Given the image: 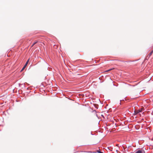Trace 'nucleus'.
Here are the masks:
<instances>
[{
  "instance_id": "obj_1",
  "label": "nucleus",
  "mask_w": 153,
  "mask_h": 153,
  "mask_svg": "<svg viewBox=\"0 0 153 153\" xmlns=\"http://www.w3.org/2000/svg\"><path fill=\"white\" fill-rule=\"evenodd\" d=\"M143 108H141L138 110H136L134 111V113L135 114H136L139 112H141L143 111Z\"/></svg>"
},
{
  "instance_id": "obj_2",
  "label": "nucleus",
  "mask_w": 153,
  "mask_h": 153,
  "mask_svg": "<svg viewBox=\"0 0 153 153\" xmlns=\"http://www.w3.org/2000/svg\"><path fill=\"white\" fill-rule=\"evenodd\" d=\"M29 60H30V59H28V60L27 61V62H26L25 65H24V66L22 68V70H21V71H22L23 70H24V69L25 68V67H26V66H27V64H28V63L29 62Z\"/></svg>"
},
{
  "instance_id": "obj_3",
  "label": "nucleus",
  "mask_w": 153,
  "mask_h": 153,
  "mask_svg": "<svg viewBox=\"0 0 153 153\" xmlns=\"http://www.w3.org/2000/svg\"><path fill=\"white\" fill-rule=\"evenodd\" d=\"M135 153H145L144 150H139L136 152Z\"/></svg>"
},
{
  "instance_id": "obj_4",
  "label": "nucleus",
  "mask_w": 153,
  "mask_h": 153,
  "mask_svg": "<svg viewBox=\"0 0 153 153\" xmlns=\"http://www.w3.org/2000/svg\"><path fill=\"white\" fill-rule=\"evenodd\" d=\"M153 53V50L150 53H149V58L152 55V53Z\"/></svg>"
},
{
  "instance_id": "obj_5",
  "label": "nucleus",
  "mask_w": 153,
  "mask_h": 153,
  "mask_svg": "<svg viewBox=\"0 0 153 153\" xmlns=\"http://www.w3.org/2000/svg\"><path fill=\"white\" fill-rule=\"evenodd\" d=\"M38 42L37 41H36L35 42H34L33 43H34V44H36V43H37Z\"/></svg>"
},
{
  "instance_id": "obj_6",
  "label": "nucleus",
  "mask_w": 153,
  "mask_h": 153,
  "mask_svg": "<svg viewBox=\"0 0 153 153\" xmlns=\"http://www.w3.org/2000/svg\"><path fill=\"white\" fill-rule=\"evenodd\" d=\"M97 152H98V153H100L101 152H102L99 151V150H98Z\"/></svg>"
},
{
  "instance_id": "obj_7",
  "label": "nucleus",
  "mask_w": 153,
  "mask_h": 153,
  "mask_svg": "<svg viewBox=\"0 0 153 153\" xmlns=\"http://www.w3.org/2000/svg\"><path fill=\"white\" fill-rule=\"evenodd\" d=\"M114 69V68H111V69H110L108 70V71H111V70H112V69Z\"/></svg>"
},
{
  "instance_id": "obj_8",
  "label": "nucleus",
  "mask_w": 153,
  "mask_h": 153,
  "mask_svg": "<svg viewBox=\"0 0 153 153\" xmlns=\"http://www.w3.org/2000/svg\"><path fill=\"white\" fill-rule=\"evenodd\" d=\"M108 71H109L108 70H107V71H105V72H108Z\"/></svg>"
},
{
  "instance_id": "obj_9",
  "label": "nucleus",
  "mask_w": 153,
  "mask_h": 153,
  "mask_svg": "<svg viewBox=\"0 0 153 153\" xmlns=\"http://www.w3.org/2000/svg\"><path fill=\"white\" fill-rule=\"evenodd\" d=\"M34 45H32V46H31V47H33Z\"/></svg>"
},
{
  "instance_id": "obj_10",
  "label": "nucleus",
  "mask_w": 153,
  "mask_h": 153,
  "mask_svg": "<svg viewBox=\"0 0 153 153\" xmlns=\"http://www.w3.org/2000/svg\"><path fill=\"white\" fill-rule=\"evenodd\" d=\"M33 45H35V44H34V43L33 44Z\"/></svg>"
},
{
  "instance_id": "obj_11",
  "label": "nucleus",
  "mask_w": 153,
  "mask_h": 153,
  "mask_svg": "<svg viewBox=\"0 0 153 153\" xmlns=\"http://www.w3.org/2000/svg\"><path fill=\"white\" fill-rule=\"evenodd\" d=\"M116 151H117H117H118L117 150H116Z\"/></svg>"
},
{
  "instance_id": "obj_12",
  "label": "nucleus",
  "mask_w": 153,
  "mask_h": 153,
  "mask_svg": "<svg viewBox=\"0 0 153 153\" xmlns=\"http://www.w3.org/2000/svg\"><path fill=\"white\" fill-rule=\"evenodd\" d=\"M103 153V152H101V153Z\"/></svg>"
}]
</instances>
